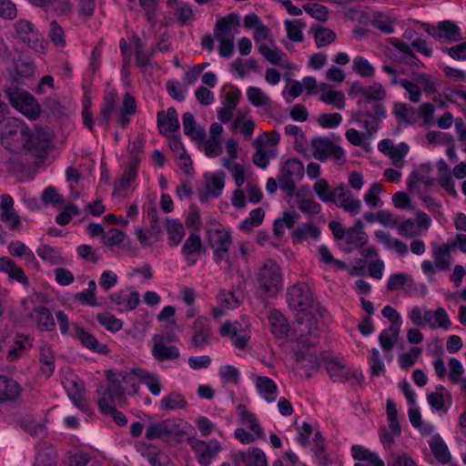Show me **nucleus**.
<instances>
[{
    "label": "nucleus",
    "instance_id": "f257e3e1",
    "mask_svg": "<svg viewBox=\"0 0 466 466\" xmlns=\"http://www.w3.org/2000/svg\"><path fill=\"white\" fill-rule=\"evenodd\" d=\"M133 374L127 372H108V386L104 390L102 397L98 400L101 412L114 411V404L125 400V389L122 382L128 383L132 380Z\"/></svg>",
    "mask_w": 466,
    "mask_h": 466
},
{
    "label": "nucleus",
    "instance_id": "f03ea898",
    "mask_svg": "<svg viewBox=\"0 0 466 466\" xmlns=\"http://www.w3.org/2000/svg\"><path fill=\"white\" fill-rule=\"evenodd\" d=\"M358 111L352 114V120L366 130V136L372 137L379 129L380 124L386 117V108L382 103L367 106L366 101L357 100Z\"/></svg>",
    "mask_w": 466,
    "mask_h": 466
},
{
    "label": "nucleus",
    "instance_id": "7ed1b4c3",
    "mask_svg": "<svg viewBox=\"0 0 466 466\" xmlns=\"http://www.w3.org/2000/svg\"><path fill=\"white\" fill-rule=\"evenodd\" d=\"M256 280L258 289L267 297H275L281 290L283 279L280 267L276 261L267 259L258 269Z\"/></svg>",
    "mask_w": 466,
    "mask_h": 466
},
{
    "label": "nucleus",
    "instance_id": "20e7f679",
    "mask_svg": "<svg viewBox=\"0 0 466 466\" xmlns=\"http://www.w3.org/2000/svg\"><path fill=\"white\" fill-rule=\"evenodd\" d=\"M23 148L36 157H42L51 143L50 134L41 128L22 129Z\"/></svg>",
    "mask_w": 466,
    "mask_h": 466
},
{
    "label": "nucleus",
    "instance_id": "39448f33",
    "mask_svg": "<svg viewBox=\"0 0 466 466\" xmlns=\"http://www.w3.org/2000/svg\"><path fill=\"white\" fill-rule=\"evenodd\" d=\"M208 240L213 249L214 260L217 263L225 260L229 266L228 250L232 242L229 232L220 225H216L208 229Z\"/></svg>",
    "mask_w": 466,
    "mask_h": 466
},
{
    "label": "nucleus",
    "instance_id": "423d86ee",
    "mask_svg": "<svg viewBox=\"0 0 466 466\" xmlns=\"http://www.w3.org/2000/svg\"><path fill=\"white\" fill-rule=\"evenodd\" d=\"M304 167L302 163L296 159H288L280 168L278 176L279 187L286 191L289 196H293L295 183L303 177Z\"/></svg>",
    "mask_w": 466,
    "mask_h": 466
},
{
    "label": "nucleus",
    "instance_id": "0eeeda50",
    "mask_svg": "<svg viewBox=\"0 0 466 466\" xmlns=\"http://www.w3.org/2000/svg\"><path fill=\"white\" fill-rule=\"evenodd\" d=\"M312 155L319 161L332 157L337 162L343 163L345 157L343 149L329 137H318L311 140Z\"/></svg>",
    "mask_w": 466,
    "mask_h": 466
},
{
    "label": "nucleus",
    "instance_id": "6e6552de",
    "mask_svg": "<svg viewBox=\"0 0 466 466\" xmlns=\"http://www.w3.org/2000/svg\"><path fill=\"white\" fill-rule=\"evenodd\" d=\"M287 301L289 308L299 312L308 311L312 305V294L306 283H298L289 288Z\"/></svg>",
    "mask_w": 466,
    "mask_h": 466
},
{
    "label": "nucleus",
    "instance_id": "1a4fd4ad",
    "mask_svg": "<svg viewBox=\"0 0 466 466\" xmlns=\"http://www.w3.org/2000/svg\"><path fill=\"white\" fill-rule=\"evenodd\" d=\"M16 37L23 43L26 44L30 48L36 52H43L46 44L42 40V36L32 22L25 19H19L15 24Z\"/></svg>",
    "mask_w": 466,
    "mask_h": 466
},
{
    "label": "nucleus",
    "instance_id": "9d476101",
    "mask_svg": "<svg viewBox=\"0 0 466 466\" xmlns=\"http://www.w3.org/2000/svg\"><path fill=\"white\" fill-rule=\"evenodd\" d=\"M187 443L193 449L198 463L202 466H208L221 450L220 443L216 440L205 441L191 437L187 439Z\"/></svg>",
    "mask_w": 466,
    "mask_h": 466
},
{
    "label": "nucleus",
    "instance_id": "9b49d317",
    "mask_svg": "<svg viewBox=\"0 0 466 466\" xmlns=\"http://www.w3.org/2000/svg\"><path fill=\"white\" fill-rule=\"evenodd\" d=\"M325 365L328 374L334 382L351 380L354 383H360V376L340 360H327Z\"/></svg>",
    "mask_w": 466,
    "mask_h": 466
},
{
    "label": "nucleus",
    "instance_id": "f8f14e48",
    "mask_svg": "<svg viewBox=\"0 0 466 466\" xmlns=\"http://www.w3.org/2000/svg\"><path fill=\"white\" fill-rule=\"evenodd\" d=\"M191 343L194 347L203 349L210 343L212 334L210 321L206 317H198L191 327Z\"/></svg>",
    "mask_w": 466,
    "mask_h": 466
},
{
    "label": "nucleus",
    "instance_id": "ddd939ff",
    "mask_svg": "<svg viewBox=\"0 0 466 466\" xmlns=\"http://www.w3.org/2000/svg\"><path fill=\"white\" fill-rule=\"evenodd\" d=\"M337 207L343 208L351 216H356L360 212L361 201L353 197V194L343 184L335 187Z\"/></svg>",
    "mask_w": 466,
    "mask_h": 466
},
{
    "label": "nucleus",
    "instance_id": "4468645a",
    "mask_svg": "<svg viewBox=\"0 0 466 466\" xmlns=\"http://www.w3.org/2000/svg\"><path fill=\"white\" fill-rule=\"evenodd\" d=\"M293 196L299 210L309 217H313L321 211L320 204L314 199L308 187L299 188L296 193L293 192Z\"/></svg>",
    "mask_w": 466,
    "mask_h": 466
},
{
    "label": "nucleus",
    "instance_id": "2eb2a0df",
    "mask_svg": "<svg viewBox=\"0 0 466 466\" xmlns=\"http://www.w3.org/2000/svg\"><path fill=\"white\" fill-rule=\"evenodd\" d=\"M363 223L358 219L355 224L347 229L345 235V248L347 252L362 248L369 239L368 235L363 230Z\"/></svg>",
    "mask_w": 466,
    "mask_h": 466
},
{
    "label": "nucleus",
    "instance_id": "dca6fc26",
    "mask_svg": "<svg viewBox=\"0 0 466 466\" xmlns=\"http://www.w3.org/2000/svg\"><path fill=\"white\" fill-rule=\"evenodd\" d=\"M240 21L238 16L230 13L228 15L217 20L214 29L216 38H234V35L238 32Z\"/></svg>",
    "mask_w": 466,
    "mask_h": 466
},
{
    "label": "nucleus",
    "instance_id": "f3484780",
    "mask_svg": "<svg viewBox=\"0 0 466 466\" xmlns=\"http://www.w3.org/2000/svg\"><path fill=\"white\" fill-rule=\"evenodd\" d=\"M319 100L327 105H331L338 110L345 107L346 97L342 91L334 89L330 85L322 83L318 86Z\"/></svg>",
    "mask_w": 466,
    "mask_h": 466
},
{
    "label": "nucleus",
    "instance_id": "a211bd4d",
    "mask_svg": "<svg viewBox=\"0 0 466 466\" xmlns=\"http://www.w3.org/2000/svg\"><path fill=\"white\" fill-rule=\"evenodd\" d=\"M157 122L159 132L165 137H168L179 129L178 116L174 107L167 108L166 112L159 111Z\"/></svg>",
    "mask_w": 466,
    "mask_h": 466
},
{
    "label": "nucleus",
    "instance_id": "6ab92c4d",
    "mask_svg": "<svg viewBox=\"0 0 466 466\" xmlns=\"http://www.w3.org/2000/svg\"><path fill=\"white\" fill-rule=\"evenodd\" d=\"M152 355L159 360H174L179 358L180 353L177 347L166 345L165 339L161 335H155L152 339Z\"/></svg>",
    "mask_w": 466,
    "mask_h": 466
},
{
    "label": "nucleus",
    "instance_id": "aec40b11",
    "mask_svg": "<svg viewBox=\"0 0 466 466\" xmlns=\"http://www.w3.org/2000/svg\"><path fill=\"white\" fill-rule=\"evenodd\" d=\"M109 299L114 302L120 311H129L135 309L139 304V293L137 291L120 290L109 296Z\"/></svg>",
    "mask_w": 466,
    "mask_h": 466
},
{
    "label": "nucleus",
    "instance_id": "412c9836",
    "mask_svg": "<svg viewBox=\"0 0 466 466\" xmlns=\"http://www.w3.org/2000/svg\"><path fill=\"white\" fill-rule=\"evenodd\" d=\"M269 329L276 339L286 337L289 331V324L286 317L278 309H271L268 316Z\"/></svg>",
    "mask_w": 466,
    "mask_h": 466
},
{
    "label": "nucleus",
    "instance_id": "4be33fe9",
    "mask_svg": "<svg viewBox=\"0 0 466 466\" xmlns=\"http://www.w3.org/2000/svg\"><path fill=\"white\" fill-rule=\"evenodd\" d=\"M219 331L222 336H230L233 344L238 349H243L248 342V337L238 322L226 321Z\"/></svg>",
    "mask_w": 466,
    "mask_h": 466
},
{
    "label": "nucleus",
    "instance_id": "5701e85b",
    "mask_svg": "<svg viewBox=\"0 0 466 466\" xmlns=\"http://www.w3.org/2000/svg\"><path fill=\"white\" fill-rule=\"evenodd\" d=\"M131 374L137 377L141 382L145 383L153 395L157 396L160 394L162 386L160 378L157 373L149 372L141 368H135L131 370Z\"/></svg>",
    "mask_w": 466,
    "mask_h": 466
},
{
    "label": "nucleus",
    "instance_id": "b1692460",
    "mask_svg": "<svg viewBox=\"0 0 466 466\" xmlns=\"http://www.w3.org/2000/svg\"><path fill=\"white\" fill-rule=\"evenodd\" d=\"M432 257L434 258L433 262L437 270H450L451 266L452 264V257L451 254V248L449 245H433Z\"/></svg>",
    "mask_w": 466,
    "mask_h": 466
},
{
    "label": "nucleus",
    "instance_id": "393cba45",
    "mask_svg": "<svg viewBox=\"0 0 466 466\" xmlns=\"http://www.w3.org/2000/svg\"><path fill=\"white\" fill-rule=\"evenodd\" d=\"M19 383L5 376H0V402L15 400L21 394Z\"/></svg>",
    "mask_w": 466,
    "mask_h": 466
},
{
    "label": "nucleus",
    "instance_id": "a878e982",
    "mask_svg": "<svg viewBox=\"0 0 466 466\" xmlns=\"http://www.w3.org/2000/svg\"><path fill=\"white\" fill-rule=\"evenodd\" d=\"M173 426V420L170 419L151 423L146 430V438L147 440H154L170 436L174 432Z\"/></svg>",
    "mask_w": 466,
    "mask_h": 466
},
{
    "label": "nucleus",
    "instance_id": "bb28decb",
    "mask_svg": "<svg viewBox=\"0 0 466 466\" xmlns=\"http://www.w3.org/2000/svg\"><path fill=\"white\" fill-rule=\"evenodd\" d=\"M183 129L186 136L197 143L204 142L206 131L203 127H198L194 116L187 112L183 115Z\"/></svg>",
    "mask_w": 466,
    "mask_h": 466
},
{
    "label": "nucleus",
    "instance_id": "cd10ccee",
    "mask_svg": "<svg viewBox=\"0 0 466 466\" xmlns=\"http://www.w3.org/2000/svg\"><path fill=\"white\" fill-rule=\"evenodd\" d=\"M297 370L306 377H309L312 372L319 368V360L315 353H299L296 359Z\"/></svg>",
    "mask_w": 466,
    "mask_h": 466
},
{
    "label": "nucleus",
    "instance_id": "c85d7f7f",
    "mask_svg": "<svg viewBox=\"0 0 466 466\" xmlns=\"http://www.w3.org/2000/svg\"><path fill=\"white\" fill-rule=\"evenodd\" d=\"M258 52L271 65L290 68V64L284 59L286 55L278 47L271 48L268 45L262 44L258 46Z\"/></svg>",
    "mask_w": 466,
    "mask_h": 466
},
{
    "label": "nucleus",
    "instance_id": "c756f323",
    "mask_svg": "<svg viewBox=\"0 0 466 466\" xmlns=\"http://www.w3.org/2000/svg\"><path fill=\"white\" fill-rule=\"evenodd\" d=\"M305 327L308 329V330L305 331L302 328H300L299 331L301 334L298 340L303 348H309L317 343V339L319 337V328L317 321L313 317L307 319Z\"/></svg>",
    "mask_w": 466,
    "mask_h": 466
},
{
    "label": "nucleus",
    "instance_id": "7c9ffc66",
    "mask_svg": "<svg viewBox=\"0 0 466 466\" xmlns=\"http://www.w3.org/2000/svg\"><path fill=\"white\" fill-rule=\"evenodd\" d=\"M117 95L115 92L108 93L101 106L99 115L96 118V122L103 127H107L110 116L115 109Z\"/></svg>",
    "mask_w": 466,
    "mask_h": 466
},
{
    "label": "nucleus",
    "instance_id": "2f4dec72",
    "mask_svg": "<svg viewBox=\"0 0 466 466\" xmlns=\"http://www.w3.org/2000/svg\"><path fill=\"white\" fill-rule=\"evenodd\" d=\"M256 387L259 394L268 402H273L278 395V387L276 383L266 376H258Z\"/></svg>",
    "mask_w": 466,
    "mask_h": 466
},
{
    "label": "nucleus",
    "instance_id": "473e14b6",
    "mask_svg": "<svg viewBox=\"0 0 466 466\" xmlns=\"http://www.w3.org/2000/svg\"><path fill=\"white\" fill-rule=\"evenodd\" d=\"M31 347V341L28 337L18 334L15 337L13 344L6 353V360L14 361L22 357L23 353Z\"/></svg>",
    "mask_w": 466,
    "mask_h": 466
},
{
    "label": "nucleus",
    "instance_id": "72a5a7b5",
    "mask_svg": "<svg viewBox=\"0 0 466 466\" xmlns=\"http://www.w3.org/2000/svg\"><path fill=\"white\" fill-rule=\"evenodd\" d=\"M5 93L12 106L18 111H20V106H25V103L28 102V97H34L28 92L22 90L14 85L6 87Z\"/></svg>",
    "mask_w": 466,
    "mask_h": 466
},
{
    "label": "nucleus",
    "instance_id": "f704fd0d",
    "mask_svg": "<svg viewBox=\"0 0 466 466\" xmlns=\"http://www.w3.org/2000/svg\"><path fill=\"white\" fill-rule=\"evenodd\" d=\"M5 93L12 106L18 111H20V106H25V103L28 102V97H34L28 92L22 90L14 85L6 87Z\"/></svg>",
    "mask_w": 466,
    "mask_h": 466
},
{
    "label": "nucleus",
    "instance_id": "c9c22d12",
    "mask_svg": "<svg viewBox=\"0 0 466 466\" xmlns=\"http://www.w3.org/2000/svg\"><path fill=\"white\" fill-rule=\"evenodd\" d=\"M0 271L8 275L9 279H15L20 283L25 284L27 278L22 268H18L13 260L6 257L0 258Z\"/></svg>",
    "mask_w": 466,
    "mask_h": 466
},
{
    "label": "nucleus",
    "instance_id": "e433bc0d",
    "mask_svg": "<svg viewBox=\"0 0 466 466\" xmlns=\"http://www.w3.org/2000/svg\"><path fill=\"white\" fill-rule=\"evenodd\" d=\"M451 399L450 392L442 386H439L435 392H431L427 396L428 402L431 408L442 413L447 412L445 400Z\"/></svg>",
    "mask_w": 466,
    "mask_h": 466
},
{
    "label": "nucleus",
    "instance_id": "4c0bfd02",
    "mask_svg": "<svg viewBox=\"0 0 466 466\" xmlns=\"http://www.w3.org/2000/svg\"><path fill=\"white\" fill-rule=\"evenodd\" d=\"M187 406V402L185 397L177 391L168 393L160 400V409L164 411L185 409Z\"/></svg>",
    "mask_w": 466,
    "mask_h": 466
},
{
    "label": "nucleus",
    "instance_id": "58836bf2",
    "mask_svg": "<svg viewBox=\"0 0 466 466\" xmlns=\"http://www.w3.org/2000/svg\"><path fill=\"white\" fill-rule=\"evenodd\" d=\"M430 448L438 461L441 463L450 462L451 455L447 445L439 435H435L431 438L430 441Z\"/></svg>",
    "mask_w": 466,
    "mask_h": 466
},
{
    "label": "nucleus",
    "instance_id": "ea45409f",
    "mask_svg": "<svg viewBox=\"0 0 466 466\" xmlns=\"http://www.w3.org/2000/svg\"><path fill=\"white\" fill-rule=\"evenodd\" d=\"M41 370L46 376H51L55 370V356L52 348L46 343L40 346V358Z\"/></svg>",
    "mask_w": 466,
    "mask_h": 466
},
{
    "label": "nucleus",
    "instance_id": "a19ab883",
    "mask_svg": "<svg viewBox=\"0 0 466 466\" xmlns=\"http://www.w3.org/2000/svg\"><path fill=\"white\" fill-rule=\"evenodd\" d=\"M22 123L14 117L4 118L0 121V137L9 138L15 136L18 132L22 137V129H25Z\"/></svg>",
    "mask_w": 466,
    "mask_h": 466
},
{
    "label": "nucleus",
    "instance_id": "79ce46f5",
    "mask_svg": "<svg viewBox=\"0 0 466 466\" xmlns=\"http://www.w3.org/2000/svg\"><path fill=\"white\" fill-rule=\"evenodd\" d=\"M320 234L318 227L311 223H304L295 228L292 233V238L295 242L308 240L309 238L316 240Z\"/></svg>",
    "mask_w": 466,
    "mask_h": 466
},
{
    "label": "nucleus",
    "instance_id": "37998d69",
    "mask_svg": "<svg viewBox=\"0 0 466 466\" xmlns=\"http://www.w3.org/2000/svg\"><path fill=\"white\" fill-rule=\"evenodd\" d=\"M387 92L380 83H374L371 86H366L364 96L359 100L366 101L367 106L372 104L381 103L386 97Z\"/></svg>",
    "mask_w": 466,
    "mask_h": 466
},
{
    "label": "nucleus",
    "instance_id": "c03bdc74",
    "mask_svg": "<svg viewBox=\"0 0 466 466\" xmlns=\"http://www.w3.org/2000/svg\"><path fill=\"white\" fill-rule=\"evenodd\" d=\"M252 146L256 149V152L252 156L253 163L261 168H266L269 163V159L274 157L277 154L276 148H264L260 145H256L252 142Z\"/></svg>",
    "mask_w": 466,
    "mask_h": 466
},
{
    "label": "nucleus",
    "instance_id": "a18cd8bd",
    "mask_svg": "<svg viewBox=\"0 0 466 466\" xmlns=\"http://www.w3.org/2000/svg\"><path fill=\"white\" fill-rule=\"evenodd\" d=\"M238 410L241 423L246 425L250 431H252L257 435L258 438H263V429L259 425L255 415L249 412L244 406H238Z\"/></svg>",
    "mask_w": 466,
    "mask_h": 466
},
{
    "label": "nucleus",
    "instance_id": "49530a36",
    "mask_svg": "<svg viewBox=\"0 0 466 466\" xmlns=\"http://www.w3.org/2000/svg\"><path fill=\"white\" fill-rule=\"evenodd\" d=\"M352 457L358 461H366L373 466H385V463L380 460L376 453L371 452L370 450L360 446L353 445L351 448Z\"/></svg>",
    "mask_w": 466,
    "mask_h": 466
},
{
    "label": "nucleus",
    "instance_id": "de8ad7c7",
    "mask_svg": "<svg viewBox=\"0 0 466 466\" xmlns=\"http://www.w3.org/2000/svg\"><path fill=\"white\" fill-rule=\"evenodd\" d=\"M313 190L319 198L325 203L336 202L335 187L330 188L325 179H319L313 185Z\"/></svg>",
    "mask_w": 466,
    "mask_h": 466
},
{
    "label": "nucleus",
    "instance_id": "09e8293b",
    "mask_svg": "<svg viewBox=\"0 0 466 466\" xmlns=\"http://www.w3.org/2000/svg\"><path fill=\"white\" fill-rule=\"evenodd\" d=\"M224 185L225 174L223 172H216L207 178L206 189L209 195L218 198L221 195Z\"/></svg>",
    "mask_w": 466,
    "mask_h": 466
},
{
    "label": "nucleus",
    "instance_id": "8fccbe9b",
    "mask_svg": "<svg viewBox=\"0 0 466 466\" xmlns=\"http://www.w3.org/2000/svg\"><path fill=\"white\" fill-rule=\"evenodd\" d=\"M36 253L43 260L52 265H62L65 262L60 251L48 245H41L36 249Z\"/></svg>",
    "mask_w": 466,
    "mask_h": 466
},
{
    "label": "nucleus",
    "instance_id": "3c124183",
    "mask_svg": "<svg viewBox=\"0 0 466 466\" xmlns=\"http://www.w3.org/2000/svg\"><path fill=\"white\" fill-rule=\"evenodd\" d=\"M37 326L42 330H52L56 324L54 318L46 307H37L35 310Z\"/></svg>",
    "mask_w": 466,
    "mask_h": 466
},
{
    "label": "nucleus",
    "instance_id": "603ef678",
    "mask_svg": "<svg viewBox=\"0 0 466 466\" xmlns=\"http://www.w3.org/2000/svg\"><path fill=\"white\" fill-rule=\"evenodd\" d=\"M167 231L168 233L169 243L177 246L185 236L183 225L175 219H167Z\"/></svg>",
    "mask_w": 466,
    "mask_h": 466
},
{
    "label": "nucleus",
    "instance_id": "864d4df0",
    "mask_svg": "<svg viewBox=\"0 0 466 466\" xmlns=\"http://www.w3.org/2000/svg\"><path fill=\"white\" fill-rule=\"evenodd\" d=\"M305 27V24L299 19L286 20L285 28L287 31V36L293 42H302L304 40L302 29Z\"/></svg>",
    "mask_w": 466,
    "mask_h": 466
},
{
    "label": "nucleus",
    "instance_id": "5fc2aeb1",
    "mask_svg": "<svg viewBox=\"0 0 466 466\" xmlns=\"http://www.w3.org/2000/svg\"><path fill=\"white\" fill-rule=\"evenodd\" d=\"M393 114L399 122L411 124L416 120V113L414 108L403 103H396L394 105Z\"/></svg>",
    "mask_w": 466,
    "mask_h": 466
},
{
    "label": "nucleus",
    "instance_id": "6e6d98bb",
    "mask_svg": "<svg viewBox=\"0 0 466 466\" xmlns=\"http://www.w3.org/2000/svg\"><path fill=\"white\" fill-rule=\"evenodd\" d=\"M312 30L314 31V39L318 47L326 46L333 43L336 39L335 32L329 28L317 26L316 28H312Z\"/></svg>",
    "mask_w": 466,
    "mask_h": 466
},
{
    "label": "nucleus",
    "instance_id": "4d7b16f0",
    "mask_svg": "<svg viewBox=\"0 0 466 466\" xmlns=\"http://www.w3.org/2000/svg\"><path fill=\"white\" fill-rule=\"evenodd\" d=\"M247 96L248 101L257 107H267L270 106L269 97L258 87H248Z\"/></svg>",
    "mask_w": 466,
    "mask_h": 466
},
{
    "label": "nucleus",
    "instance_id": "13d9d810",
    "mask_svg": "<svg viewBox=\"0 0 466 466\" xmlns=\"http://www.w3.org/2000/svg\"><path fill=\"white\" fill-rule=\"evenodd\" d=\"M409 150V146L404 142L394 145L393 149L388 154L392 165L397 168H402L405 163L404 157L408 154Z\"/></svg>",
    "mask_w": 466,
    "mask_h": 466
},
{
    "label": "nucleus",
    "instance_id": "bf43d9fd",
    "mask_svg": "<svg viewBox=\"0 0 466 466\" xmlns=\"http://www.w3.org/2000/svg\"><path fill=\"white\" fill-rule=\"evenodd\" d=\"M398 233L406 238H412L420 235V226L416 225L415 220L407 218L400 221L397 227Z\"/></svg>",
    "mask_w": 466,
    "mask_h": 466
},
{
    "label": "nucleus",
    "instance_id": "052dcab7",
    "mask_svg": "<svg viewBox=\"0 0 466 466\" xmlns=\"http://www.w3.org/2000/svg\"><path fill=\"white\" fill-rule=\"evenodd\" d=\"M352 69L362 77H371L375 74L374 67L363 56H356L353 59Z\"/></svg>",
    "mask_w": 466,
    "mask_h": 466
},
{
    "label": "nucleus",
    "instance_id": "680f3d73",
    "mask_svg": "<svg viewBox=\"0 0 466 466\" xmlns=\"http://www.w3.org/2000/svg\"><path fill=\"white\" fill-rule=\"evenodd\" d=\"M96 319L103 327L112 332H116L123 327L122 320L110 313L97 314Z\"/></svg>",
    "mask_w": 466,
    "mask_h": 466
},
{
    "label": "nucleus",
    "instance_id": "e2e57ef3",
    "mask_svg": "<svg viewBox=\"0 0 466 466\" xmlns=\"http://www.w3.org/2000/svg\"><path fill=\"white\" fill-rule=\"evenodd\" d=\"M20 425L32 436L38 437L46 434V425L41 422L35 421L30 417L22 418Z\"/></svg>",
    "mask_w": 466,
    "mask_h": 466
},
{
    "label": "nucleus",
    "instance_id": "0e129e2a",
    "mask_svg": "<svg viewBox=\"0 0 466 466\" xmlns=\"http://www.w3.org/2000/svg\"><path fill=\"white\" fill-rule=\"evenodd\" d=\"M381 314L390 322V326L389 328L391 333H397L398 330H400L401 317L394 308L385 306L381 310Z\"/></svg>",
    "mask_w": 466,
    "mask_h": 466
},
{
    "label": "nucleus",
    "instance_id": "69168bd1",
    "mask_svg": "<svg viewBox=\"0 0 466 466\" xmlns=\"http://www.w3.org/2000/svg\"><path fill=\"white\" fill-rule=\"evenodd\" d=\"M56 452L53 449H43L38 451L34 466H56Z\"/></svg>",
    "mask_w": 466,
    "mask_h": 466
},
{
    "label": "nucleus",
    "instance_id": "338daca9",
    "mask_svg": "<svg viewBox=\"0 0 466 466\" xmlns=\"http://www.w3.org/2000/svg\"><path fill=\"white\" fill-rule=\"evenodd\" d=\"M265 212L263 208H258L249 213V217L240 224V229L250 230L252 228L259 226L264 219Z\"/></svg>",
    "mask_w": 466,
    "mask_h": 466
},
{
    "label": "nucleus",
    "instance_id": "774afa93",
    "mask_svg": "<svg viewBox=\"0 0 466 466\" xmlns=\"http://www.w3.org/2000/svg\"><path fill=\"white\" fill-rule=\"evenodd\" d=\"M280 136L277 131L264 132L258 137L253 142L256 145H260L264 148H276L279 144Z\"/></svg>",
    "mask_w": 466,
    "mask_h": 466
}]
</instances>
